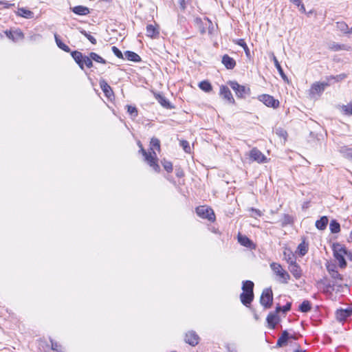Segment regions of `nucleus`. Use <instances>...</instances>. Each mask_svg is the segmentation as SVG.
Here are the masks:
<instances>
[{
	"label": "nucleus",
	"mask_w": 352,
	"mask_h": 352,
	"mask_svg": "<svg viewBox=\"0 0 352 352\" xmlns=\"http://www.w3.org/2000/svg\"><path fill=\"white\" fill-rule=\"evenodd\" d=\"M80 32L84 35L92 44H96V39L90 34L87 33L85 30H80Z\"/></svg>",
	"instance_id": "43"
},
{
	"label": "nucleus",
	"mask_w": 352,
	"mask_h": 352,
	"mask_svg": "<svg viewBox=\"0 0 352 352\" xmlns=\"http://www.w3.org/2000/svg\"><path fill=\"white\" fill-rule=\"evenodd\" d=\"M190 0H178L179 8L182 11H184L186 9L187 5L189 3Z\"/></svg>",
	"instance_id": "51"
},
{
	"label": "nucleus",
	"mask_w": 352,
	"mask_h": 352,
	"mask_svg": "<svg viewBox=\"0 0 352 352\" xmlns=\"http://www.w3.org/2000/svg\"><path fill=\"white\" fill-rule=\"evenodd\" d=\"M199 87L206 92H210L212 89L210 82L207 80H204L199 82Z\"/></svg>",
	"instance_id": "36"
},
{
	"label": "nucleus",
	"mask_w": 352,
	"mask_h": 352,
	"mask_svg": "<svg viewBox=\"0 0 352 352\" xmlns=\"http://www.w3.org/2000/svg\"><path fill=\"white\" fill-rule=\"evenodd\" d=\"M254 284L251 280L243 281L242 290L243 292L254 293Z\"/></svg>",
	"instance_id": "27"
},
{
	"label": "nucleus",
	"mask_w": 352,
	"mask_h": 352,
	"mask_svg": "<svg viewBox=\"0 0 352 352\" xmlns=\"http://www.w3.org/2000/svg\"><path fill=\"white\" fill-rule=\"evenodd\" d=\"M298 7L300 8V11H301L302 12H305V8L304 4L302 3V2L300 3V6Z\"/></svg>",
	"instance_id": "60"
},
{
	"label": "nucleus",
	"mask_w": 352,
	"mask_h": 352,
	"mask_svg": "<svg viewBox=\"0 0 352 352\" xmlns=\"http://www.w3.org/2000/svg\"><path fill=\"white\" fill-rule=\"evenodd\" d=\"M292 307V303L291 302H287V304L283 307H281L282 312L284 314H286L289 311H290Z\"/></svg>",
	"instance_id": "53"
},
{
	"label": "nucleus",
	"mask_w": 352,
	"mask_h": 352,
	"mask_svg": "<svg viewBox=\"0 0 352 352\" xmlns=\"http://www.w3.org/2000/svg\"><path fill=\"white\" fill-rule=\"evenodd\" d=\"M100 87L102 91L104 92V95L109 98L113 94V90L111 87L109 85V84L107 82V81L104 79H102L99 82Z\"/></svg>",
	"instance_id": "21"
},
{
	"label": "nucleus",
	"mask_w": 352,
	"mask_h": 352,
	"mask_svg": "<svg viewBox=\"0 0 352 352\" xmlns=\"http://www.w3.org/2000/svg\"><path fill=\"white\" fill-rule=\"evenodd\" d=\"M294 352H306V351L305 350H300V349H296L294 351Z\"/></svg>",
	"instance_id": "64"
},
{
	"label": "nucleus",
	"mask_w": 352,
	"mask_h": 352,
	"mask_svg": "<svg viewBox=\"0 0 352 352\" xmlns=\"http://www.w3.org/2000/svg\"><path fill=\"white\" fill-rule=\"evenodd\" d=\"M336 318L338 320L342 322L345 321L347 318L352 315V307L346 309H341L336 311Z\"/></svg>",
	"instance_id": "12"
},
{
	"label": "nucleus",
	"mask_w": 352,
	"mask_h": 352,
	"mask_svg": "<svg viewBox=\"0 0 352 352\" xmlns=\"http://www.w3.org/2000/svg\"><path fill=\"white\" fill-rule=\"evenodd\" d=\"M341 152L344 153L346 157L352 159V148L344 147L342 148Z\"/></svg>",
	"instance_id": "50"
},
{
	"label": "nucleus",
	"mask_w": 352,
	"mask_h": 352,
	"mask_svg": "<svg viewBox=\"0 0 352 352\" xmlns=\"http://www.w3.org/2000/svg\"><path fill=\"white\" fill-rule=\"evenodd\" d=\"M0 5L3 6L5 8H9L14 6V3H10L6 1H0Z\"/></svg>",
	"instance_id": "56"
},
{
	"label": "nucleus",
	"mask_w": 352,
	"mask_h": 352,
	"mask_svg": "<svg viewBox=\"0 0 352 352\" xmlns=\"http://www.w3.org/2000/svg\"><path fill=\"white\" fill-rule=\"evenodd\" d=\"M331 85H332V82L327 81L326 79L321 82H315L311 85L310 92L313 95L316 94H321L324 91L325 88Z\"/></svg>",
	"instance_id": "7"
},
{
	"label": "nucleus",
	"mask_w": 352,
	"mask_h": 352,
	"mask_svg": "<svg viewBox=\"0 0 352 352\" xmlns=\"http://www.w3.org/2000/svg\"><path fill=\"white\" fill-rule=\"evenodd\" d=\"M280 311H282L281 306H280V305H278L277 307H276V311L275 312H274V314H276L277 315Z\"/></svg>",
	"instance_id": "59"
},
{
	"label": "nucleus",
	"mask_w": 352,
	"mask_h": 352,
	"mask_svg": "<svg viewBox=\"0 0 352 352\" xmlns=\"http://www.w3.org/2000/svg\"><path fill=\"white\" fill-rule=\"evenodd\" d=\"M329 229L331 233H338L340 231V225L336 220L333 219L330 222Z\"/></svg>",
	"instance_id": "32"
},
{
	"label": "nucleus",
	"mask_w": 352,
	"mask_h": 352,
	"mask_svg": "<svg viewBox=\"0 0 352 352\" xmlns=\"http://www.w3.org/2000/svg\"><path fill=\"white\" fill-rule=\"evenodd\" d=\"M349 47H347L345 45H340L336 43H333L329 45V49L334 52L340 51V50H348Z\"/></svg>",
	"instance_id": "35"
},
{
	"label": "nucleus",
	"mask_w": 352,
	"mask_h": 352,
	"mask_svg": "<svg viewBox=\"0 0 352 352\" xmlns=\"http://www.w3.org/2000/svg\"><path fill=\"white\" fill-rule=\"evenodd\" d=\"M175 174L177 177H182L184 175V171L180 168L176 169Z\"/></svg>",
	"instance_id": "57"
},
{
	"label": "nucleus",
	"mask_w": 352,
	"mask_h": 352,
	"mask_svg": "<svg viewBox=\"0 0 352 352\" xmlns=\"http://www.w3.org/2000/svg\"><path fill=\"white\" fill-rule=\"evenodd\" d=\"M180 145L184 150L186 153H190V146L188 141L186 140H182L180 141Z\"/></svg>",
	"instance_id": "48"
},
{
	"label": "nucleus",
	"mask_w": 352,
	"mask_h": 352,
	"mask_svg": "<svg viewBox=\"0 0 352 352\" xmlns=\"http://www.w3.org/2000/svg\"><path fill=\"white\" fill-rule=\"evenodd\" d=\"M228 85L234 90L236 96L239 98H245L251 94L249 87L239 85L235 80L228 81Z\"/></svg>",
	"instance_id": "2"
},
{
	"label": "nucleus",
	"mask_w": 352,
	"mask_h": 352,
	"mask_svg": "<svg viewBox=\"0 0 352 352\" xmlns=\"http://www.w3.org/2000/svg\"><path fill=\"white\" fill-rule=\"evenodd\" d=\"M289 333L287 332V330L283 331L281 333L280 336L278 338L277 342H276V347H283L284 346H286L288 343V341L289 340Z\"/></svg>",
	"instance_id": "15"
},
{
	"label": "nucleus",
	"mask_w": 352,
	"mask_h": 352,
	"mask_svg": "<svg viewBox=\"0 0 352 352\" xmlns=\"http://www.w3.org/2000/svg\"><path fill=\"white\" fill-rule=\"evenodd\" d=\"M239 46L242 47L243 49L245 50V54L247 56H249L250 55V50L246 44V43L245 42V41L243 39H239L237 43H236Z\"/></svg>",
	"instance_id": "46"
},
{
	"label": "nucleus",
	"mask_w": 352,
	"mask_h": 352,
	"mask_svg": "<svg viewBox=\"0 0 352 352\" xmlns=\"http://www.w3.org/2000/svg\"><path fill=\"white\" fill-rule=\"evenodd\" d=\"M342 111L344 115L350 116L352 115V100L346 105L342 106Z\"/></svg>",
	"instance_id": "40"
},
{
	"label": "nucleus",
	"mask_w": 352,
	"mask_h": 352,
	"mask_svg": "<svg viewBox=\"0 0 352 352\" xmlns=\"http://www.w3.org/2000/svg\"><path fill=\"white\" fill-rule=\"evenodd\" d=\"M83 67L86 65L88 68H91L93 67V60L90 57V54L89 56H85L83 58Z\"/></svg>",
	"instance_id": "44"
},
{
	"label": "nucleus",
	"mask_w": 352,
	"mask_h": 352,
	"mask_svg": "<svg viewBox=\"0 0 352 352\" xmlns=\"http://www.w3.org/2000/svg\"><path fill=\"white\" fill-rule=\"evenodd\" d=\"M272 60L274 61V65H275L276 68L277 69L279 74L282 77V78L283 80L287 79V76L285 74L280 64L279 63L278 59L276 58V57L275 56V55L274 54H272Z\"/></svg>",
	"instance_id": "28"
},
{
	"label": "nucleus",
	"mask_w": 352,
	"mask_h": 352,
	"mask_svg": "<svg viewBox=\"0 0 352 352\" xmlns=\"http://www.w3.org/2000/svg\"><path fill=\"white\" fill-rule=\"evenodd\" d=\"M5 33L10 39L15 42L24 38V34L20 30L15 31L6 30Z\"/></svg>",
	"instance_id": "14"
},
{
	"label": "nucleus",
	"mask_w": 352,
	"mask_h": 352,
	"mask_svg": "<svg viewBox=\"0 0 352 352\" xmlns=\"http://www.w3.org/2000/svg\"><path fill=\"white\" fill-rule=\"evenodd\" d=\"M17 14L25 19H32L34 17V13L32 11L23 8L19 9Z\"/></svg>",
	"instance_id": "31"
},
{
	"label": "nucleus",
	"mask_w": 352,
	"mask_h": 352,
	"mask_svg": "<svg viewBox=\"0 0 352 352\" xmlns=\"http://www.w3.org/2000/svg\"><path fill=\"white\" fill-rule=\"evenodd\" d=\"M151 150L153 151V148H156L158 151L160 149V141L157 138H152L151 140Z\"/></svg>",
	"instance_id": "41"
},
{
	"label": "nucleus",
	"mask_w": 352,
	"mask_h": 352,
	"mask_svg": "<svg viewBox=\"0 0 352 352\" xmlns=\"http://www.w3.org/2000/svg\"><path fill=\"white\" fill-rule=\"evenodd\" d=\"M298 250L301 256H305L308 252V244L305 241L302 242L298 245Z\"/></svg>",
	"instance_id": "37"
},
{
	"label": "nucleus",
	"mask_w": 352,
	"mask_h": 352,
	"mask_svg": "<svg viewBox=\"0 0 352 352\" xmlns=\"http://www.w3.org/2000/svg\"><path fill=\"white\" fill-rule=\"evenodd\" d=\"M197 215L203 219H207L210 221L215 220V214L211 208L199 206L196 208Z\"/></svg>",
	"instance_id": "5"
},
{
	"label": "nucleus",
	"mask_w": 352,
	"mask_h": 352,
	"mask_svg": "<svg viewBox=\"0 0 352 352\" xmlns=\"http://www.w3.org/2000/svg\"><path fill=\"white\" fill-rule=\"evenodd\" d=\"M349 242H352V231L350 232L349 237L348 239Z\"/></svg>",
	"instance_id": "63"
},
{
	"label": "nucleus",
	"mask_w": 352,
	"mask_h": 352,
	"mask_svg": "<svg viewBox=\"0 0 352 352\" xmlns=\"http://www.w3.org/2000/svg\"><path fill=\"white\" fill-rule=\"evenodd\" d=\"M332 248L333 256L338 261L339 267L341 269H344L347 265L344 256L351 255V252L348 251L344 245L339 243H333Z\"/></svg>",
	"instance_id": "1"
},
{
	"label": "nucleus",
	"mask_w": 352,
	"mask_h": 352,
	"mask_svg": "<svg viewBox=\"0 0 352 352\" xmlns=\"http://www.w3.org/2000/svg\"><path fill=\"white\" fill-rule=\"evenodd\" d=\"M140 152L142 153L144 156L146 155L148 153L144 149L143 147L140 148Z\"/></svg>",
	"instance_id": "61"
},
{
	"label": "nucleus",
	"mask_w": 352,
	"mask_h": 352,
	"mask_svg": "<svg viewBox=\"0 0 352 352\" xmlns=\"http://www.w3.org/2000/svg\"><path fill=\"white\" fill-rule=\"evenodd\" d=\"M145 161L147 164L153 168V169L158 173L160 170V167L157 164V155L154 151L149 152L146 155L144 156Z\"/></svg>",
	"instance_id": "8"
},
{
	"label": "nucleus",
	"mask_w": 352,
	"mask_h": 352,
	"mask_svg": "<svg viewBox=\"0 0 352 352\" xmlns=\"http://www.w3.org/2000/svg\"><path fill=\"white\" fill-rule=\"evenodd\" d=\"M72 12L78 15H87L89 13V10L87 7L83 6H77L72 8Z\"/></svg>",
	"instance_id": "24"
},
{
	"label": "nucleus",
	"mask_w": 352,
	"mask_h": 352,
	"mask_svg": "<svg viewBox=\"0 0 352 352\" xmlns=\"http://www.w3.org/2000/svg\"><path fill=\"white\" fill-rule=\"evenodd\" d=\"M326 267H327V270L329 274L331 273L335 270H337L336 265L335 264L327 263L326 265Z\"/></svg>",
	"instance_id": "54"
},
{
	"label": "nucleus",
	"mask_w": 352,
	"mask_h": 352,
	"mask_svg": "<svg viewBox=\"0 0 352 352\" xmlns=\"http://www.w3.org/2000/svg\"><path fill=\"white\" fill-rule=\"evenodd\" d=\"M162 166L168 172L171 173L173 171V164L170 161H167L166 160H164L162 162Z\"/></svg>",
	"instance_id": "42"
},
{
	"label": "nucleus",
	"mask_w": 352,
	"mask_h": 352,
	"mask_svg": "<svg viewBox=\"0 0 352 352\" xmlns=\"http://www.w3.org/2000/svg\"><path fill=\"white\" fill-rule=\"evenodd\" d=\"M54 38H55L56 43L60 49H61L62 50H63L65 52H70V48L67 45H65L64 43L62 42L59 36L57 34H54Z\"/></svg>",
	"instance_id": "30"
},
{
	"label": "nucleus",
	"mask_w": 352,
	"mask_h": 352,
	"mask_svg": "<svg viewBox=\"0 0 352 352\" xmlns=\"http://www.w3.org/2000/svg\"><path fill=\"white\" fill-rule=\"evenodd\" d=\"M111 50L115 56L119 58H123V54L122 52L117 47L113 46Z\"/></svg>",
	"instance_id": "52"
},
{
	"label": "nucleus",
	"mask_w": 352,
	"mask_h": 352,
	"mask_svg": "<svg viewBox=\"0 0 352 352\" xmlns=\"http://www.w3.org/2000/svg\"><path fill=\"white\" fill-rule=\"evenodd\" d=\"M71 55L72 58L74 59L75 62L78 64L79 67L81 69H83V58L85 55H83L81 52L78 51H73L71 52Z\"/></svg>",
	"instance_id": "20"
},
{
	"label": "nucleus",
	"mask_w": 352,
	"mask_h": 352,
	"mask_svg": "<svg viewBox=\"0 0 352 352\" xmlns=\"http://www.w3.org/2000/svg\"><path fill=\"white\" fill-rule=\"evenodd\" d=\"M89 54H90L91 58H92L93 60H94L97 63H102V64L107 63V61L102 57H101L100 55H98V54H96L95 52H90Z\"/></svg>",
	"instance_id": "38"
},
{
	"label": "nucleus",
	"mask_w": 352,
	"mask_h": 352,
	"mask_svg": "<svg viewBox=\"0 0 352 352\" xmlns=\"http://www.w3.org/2000/svg\"><path fill=\"white\" fill-rule=\"evenodd\" d=\"M124 56L125 58L134 63H139L142 60L141 57L134 52L126 51Z\"/></svg>",
	"instance_id": "22"
},
{
	"label": "nucleus",
	"mask_w": 352,
	"mask_h": 352,
	"mask_svg": "<svg viewBox=\"0 0 352 352\" xmlns=\"http://www.w3.org/2000/svg\"><path fill=\"white\" fill-rule=\"evenodd\" d=\"M329 219L327 217L323 216L316 222V227L320 230H323L326 228L328 224Z\"/></svg>",
	"instance_id": "25"
},
{
	"label": "nucleus",
	"mask_w": 352,
	"mask_h": 352,
	"mask_svg": "<svg viewBox=\"0 0 352 352\" xmlns=\"http://www.w3.org/2000/svg\"><path fill=\"white\" fill-rule=\"evenodd\" d=\"M240 299L245 306L248 307L254 299V293L242 292Z\"/></svg>",
	"instance_id": "19"
},
{
	"label": "nucleus",
	"mask_w": 352,
	"mask_h": 352,
	"mask_svg": "<svg viewBox=\"0 0 352 352\" xmlns=\"http://www.w3.org/2000/svg\"><path fill=\"white\" fill-rule=\"evenodd\" d=\"M221 63L228 69H232L236 66V61L234 59L228 54L223 56Z\"/></svg>",
	"instance_id": "17"
},
{
	"label": "nucleus",
	"mask_w": 352,
	"mask_h": 352,
	"mask_svg": "<svg viewBox=\"0 0 352 352\" xmlns=\"http://www.w3.org/2000/svg\"><path fill=\"white\" fill-rule=\"evenodd\" d=\"M127 111L128 113L133 118L138 116V109L135 107H133L131 105H127Z\"/></svg>",
	"instance_id": "47"
},
{
	"label": "nucleus",
	"mask_w": 352,
	"mask_h": 352,
	"mask_svg": "<svg viewBox=\"0 0 352 352\" xmlns=\"http://www.w3.org/2000/svg\"><path fill=\"white\" fill-rule=\"evenodd\" d=\"M219 95L221 97H222L224 100H226L228 103L234 104H235V100L233 98V96L228 88V87L226 85H221L220 89H219Z\"/></svg>",
	"instance_id": "10"
},
{
	"label": "nucleus",
	"mask_w": 352,
	"mask_h": 352,
	"mask_svg": "<svg viewBox=\"0 0 352 352\" xmlns=\"http://www.w3.org/2000/svg\"><path fill=\"white\" fill-rule=\"evenodd\" d=\"M250 157L258 163L267 162V158L257 148H253L250 152Z\"/></svg>",
	"instance_id": "9"
},
{
	"label": "nucleus",
	"mask_w": 352,
	"mask_h": 352,
	"mask_svg": "<svg viewBox=\"0 0 352 352\" xmlns=\"http://www.w3.org/2000/svg\"><path fill=\"white\" fill-rule=\"evenodd\" d=\"M238 241L241 245L246 248H252L254 245L253 242L248 237L241 234H239Z\"/></svg>",
	"instance_id": "23"
},
{
	"label": "nucleus",
	"mask_w": 352,
	"mask_h": 352,
	"mask_svg": "<svg viewBox=\"0 0 352 352\" xmlns=\"http://www.w3.org/2000/svg\"><path fill=\"white\" fill-rule=\"evenodd\" d=\"M311 309V304L309 300H304L299 306L298 310L302 313H307Z\"/></svg>",
	"instance_id": "33"
},
{
	"label": "nucleus",
	"mask_w": 352,
	"mask_h": 352,
	"mask_svg": "<svg viewBox=\"0 0 352 352\" xmlns=\"http://www.w3.org/2000/svg\"><path fill=\"white\" fill-rule=\"evenodd\" d=\"M273 302V293L271 288H265L263 289L261 298L260 303L265 309L271 308Z\"/></svg>",
	"instance_id": "4"
},
{
	"label": "nucleus",
	"mask_w": 352,
	"mask_h": 352,
	"mask_svg": "<svg viewBox=\"0 0 352 352\" xmlns=\"http://www.w3.org/2000/svg\"><path fill=\"white\" fill-rule=\"evenodd\" d=\"M157 102L164 108L168 109H172L174 106L171 104L168 99H166L163 95L157 94L155 96Z\"/></svg>",
	"instance_id": "18"
},
{
	"label": "nucleus",
	"mask_w": 352,
	"mask_h": 352,
	"mask_svg": "<svg viewBox=\"0 0 352 352\" xmlns=\"http://www.w3.org/2000/svg\"><path fill=\"white\" fill-rule=\"evenodd\" d=\"M52 349L56 352H63L61 350V346L54 340H51Z\"/></svg>",
	"instance_id": "49"
},
{
	"label": "nucleus",
	"mask_w": 352,
	"mask_h": 352,
	"mask_svg": "<svg viewBox=\"0 0 352 352\" xmlns=\"http://www.w3.org/2000/svg\"><path fill=\"white\" fill-rule=\"evenodd\" d=\"M250 210L253 212V214H252V217H256V216L261 217L262 215V212L258 209L251 208Z\"/></svg>",
	"instance_id": "55"
},
{
	"label": "nucleus",
	"mask_w": 352,
	"mask_h": 352,
	"mask_svg": "<svg viewBox=\"0 0 352 352\" xmlns=\"http://www.w3.org/2000/svg\"><path fill=\"white\" fill-rule=\"evenodd\" d=\"M267 322L268 324V327L274 329L276 328V324L279 322V318L276 315V314H274V312H270L266 318Z\"/></svg>",
	"instance_id": "16"
},
{
	"label": "nucleus",
	"mask_w": 352,
	"mask_h": 352,
	"mask_svg": "<svg viewBox=\"0 0 352 352\" xmlns=\"http://www.w3.org/2000/svg\"><path fill=\"white\" fill-rule=\"evenodd\" d=\"M199 340V336L196 333V332L193 331H188L186 333L185 336V342L190 345L195 346L198 344Z\"/></svg>",
	"instance_id": "13"
},
{
	"label": "nucleus",
	"mask_w": 352,
	"mask_h": 352,
	"mask_svg": "<svg viewBox=\"0 0 352 352\" xmlns=\"http://www.w3.org/2000/svg\"><path fill=\"white\" fill-rule=\"evenodd\" d=\"M258 99L263 102L267 107L276 109L279 107V101L274 99V98L268 94L260 95Z\"/></svg>",
	"instance_id": "6"
},
{
	"label": "nucleus",
	"mask_w": 352,
	"mask_h": 352,
	"mask_svg": "<svg viewBox=\"0 0 352 352\" xmlns=\"http://www.w3.org/2000/svg\"><path fill=\"white\" fill-rule=\"evenodd\" d=\"M294 223V217L288 214H284L281 223L282 227H285L287 225H292Z\"/></svg>",
	"instance_id": "34"
},
{
	"label": "nucleus",
	"mask_w": 352,
	"mask_h": 352,
	"mask_svg": "<svg viewBox=\"0 0 352 352\" xmlns=\"http://www.w3.org/2000/svg\"><path fill=\"white\" fill-rule=\"evenodd\" d=\"M270 267L274 273L278 276L280 278V281L282 283L287 284L290 278V275L287 272L282 268V266L276 263H272L270 264Z\"/></svg>",
	"instance_id": "3"
},
{
	"label": "nucleus",
	"mask_w": 352,
	"mask_h": 352,
	"mask_svg": "<svg viewBox=\"0 0 352 352\" xmlns=\"http://www.w3.org/2000/svg\"><path fill=\"white\" fill-rule=\"evenodd\" d=\"M160 34L158 30L153 25H147L146 26V36L155 38Z\"/></svg>",
	"instance_id": "26"
},
{
	"label": "nucleus",
	"mask_w": 352,
	"mask_h": 352,
	"mask_svg": "<svg viewBox=\"0 0 352 352\" xmlns=\"http://www.w3.org/2000/svg\"><path fill=\"white\" fill-rule=\"evenodd\" d=\"M290 1L297 6H300L301 3V0H290Z\"/></svg>",
	"instance_id": "58"
},
{
	"label": "nucleus",
	"mask_w": 352,
	"mask_h": 352,
	"mask_svg": "<svg viewBox=\"0 0 352 352\" xmlns=\"http://www.w3.org/2000/svg\"><path fill=\"white\" fill-rule=\"evenodd\" d=\"M289 339H294V340H297L298 339V337L296 336V335H290L289 334Z\"/></svg>",
	"instance_id": "62"
},
{
	"label": "nucleus",
	"mask_w": 352,
	"mask_h": 352,
	"mask_svg": "<svg viewBox=\"0 0 352 352\" xmlns=\"http://www.w3.org/2000/svg\"><path fill=\"white\" fill-rule=\"evenodd\" d=\"M347 77L346 74H340L336 76H329L326 77V80L329 82H332L333 84L336 82H340L345 79Z\"/></svg>",
	"instance_id": "29"
},
{
	"label": "nucleus",
	"mask_w": 352,
	"mask_h": 352,
	"mask_svg": "<svg viewBox=\"0 0 352 352\" xmlns=\"http://www.w3.org/2000/svg\"><path fill=\"white\" fill-rule=\"evenodd\" d=\"M331 277L334 279L335 280H343V276L342 274H340L337 270H335L333 272L329 274Z\"/></svg>",
	"instance_id": "45"
},
{
	"label": "nucleus",
	"mask_w": 352,
	"mask_h": 352,
	"mask_svg": "<svg viewBox=\"0 0 352 352\" xmlns=\"http://www.w3.org/2000/svg\"><path fill=\"white\" fill-rule=\"evenodd\" d=\"M336 28H338V30L342 32L343 33L348 34L349 27H348V25L345 22H344V21L337 22Z\"/></svg>",
	"instance_id": "39"
},
{
	"label": "nucleus",
	"mask_w": 352,
	"mask_h": 352,
	"mask_svg": "<svg viewBox=\"0 0 352 352\" xmlns=\"http://www.w3.org/2000/svg\"><path fill=\"white\" fill-rule=\"evenodd\" d=\"M288 269L296 279H299L302 276L301 268L295 260L291 261Z\"/></svg>",
	"instance_id": "11"
}]
</instances>
